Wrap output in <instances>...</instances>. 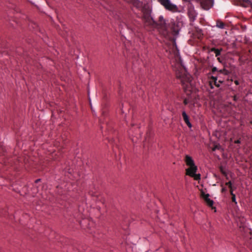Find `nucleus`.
Returning a JSON list of instances; mask_svg holds the SVG:
<instances>
[{"label":"nucleus","mask_w":252,"mask_h":252,"mask_svg":"<svg viewBox=\"0 0 252 252\" xmlns=\"http://www.w3.org/2000/svg\"><path fill=\"white\" fill-rule=\"evenodd\" d=\"M237 4L241 5L244 7L249 6L252 7V2L250 0H237Z\"/></svg>","instance_id":"obj_7"},{"label":"nucleus","mask_w":252,"mask_h":252,"mask_svg":"<svg viewBox=\"0 0 252 252\" xmlns=\"http://www.w3.org/2000/svg\"><path fill=\"white\" fill-rule=\"evenodd\" d=\"M222 51V49H217L215 48H212L210 49V51L211 52H214L215 53L216 57H219L220 55L221 52Z\"/></svg>","instance_id":"obj_10"},{"label":"nucleus","mask_w":252,"mask_h":252,"mask_svg":"<svg viewBox=\"0 0 252 252\" xmlns=\"http://www.w3.org/2000/svg\"><path fill=\"white\" fill-rule=\"evenodd\" d=\"M40 180V179H37V180H36L35 182H36V183H37V182H38Z\"/></svg>","instance_id":"obj_26"},{"label":"nucleus","mask_w":252,"mask_h":252,"mask_svg":"<svg viewBox=\"0 0 252 252\" xmlns=\"http://www.w3.org/2000/svg\"><path fill=\"white\" fill-rule=\"evenodd\" d=\"M201 196L204 199L205 202L207 203V204L210 206L211 207L213 205V201L211 200L209 197V194H205L204 192H202L201 193Z\"/></svg>","instance_id":"obj_6"},{"label":"nucleus","mask_w":252,"mask_h":252,"mask_svg":"<svg viewBox=\"0 0 252 252\" xmlns=\"http://www.w3.org/2000/svg\"><path fill=\"white\" fill-rule=\"evenodd\" d=\"M231 196H232V197H231L232 201L233 202L235 203L236 204H237V202H236V200L235 195L233 193L231 192Z\"/></svg>","instance_id":"obj_15"},{"label":"nucleus","mask_w":252,"mask_h":252,"mask_svg":"<svg viewBox=\"0 0 252 252\" xmlns=\"http://www.w3.org/2000/svg\"><path fill=\"white\" fill-rule=\"evenodd\" d=\"M220 171H221V173H222L223 174H224V175H225V172L223 170V169H222V167H221V168H220Z\"/></svg>","instance_id":"obj_24"},{"label":"nucleus","mask_w":252,"mask_h":252,"mask_svg":"<svg viewBox=\"0 0 252 252\" xmlns=\"http://www.w3.org/2000/svg\"><path fill=\"white\" fill-rule=\"evenodd\" d=\"M218 72L220 73H222L224 75H228L229 73V71L225 69L218 70Z\"/></svg>","instance_id":"obj_14"},{"label":"nucleus","mask_w":252,"mask_h":252,"mask_svg":"<svg viewBox=\"0 0 252 252\" xmlns=\"http://www.w3.org/2000/svg\"><path fill=\"white\" fill-rule=\"evenodd\" d=\"M226 191V189L225 188H223L222 189H221V192H224Z\"/></svg>","instance_id":"obj_21"},{"label":"nucleus","mask_w":252,"mask_h":252,"mask_svg":"<svg viewBox=\"0 0 252 252\" xmlns=\"http://www.w3.org/2000/svg\"><path fill=\"white\" fill-rule=\"evenodd\" d=\"M231 192L233 193V189H232V188L231 189H230V194L231 195Z\"/></svg>","instance_id":"obj_25"},{"label":"nucleus","mask_w":252,"mask_h":252,"mask_svg":"<svg viewBox=\"0 0 252 252\" xmlns=\"http://www.w3.org/2000/svg\"><path fill=\"white\" fill-rule=\"evenodd\" d=\"M218 69L216 67H213L212 68V73H214L216 71H218Z\"/></svg>","instance_id":"obj_18"},{"label":"nucleus","mask_w":252,"mask_h":252,"mask_svg":"<svg viewBox=\"0 0 252 252\" xmlns=\"http://www.w3.org/2000/svg\"><path fill=\"white\" fill-rule=\"evenodd\" d=\"M202 31L200 29H198L196 30V35L198 39H201L203 36Z\"/></svg>","instance_id":"obj_13"},{"label":"nucleus","mask_w":252,"mask_h":252,"mask_svg":"<svg viewBox=\"0 0 252 252\" xmlns=\"http://www.w3.org/2000/svg\"><path fill=\"white\" fill-rule=\"evenodd\" d=\"M182 116L183 120L185 122V123L187 124V125L189 127L191 128L192 127V125L189 122V117L186 113L185 111L182 112Z\"/></svg>","instance_id":"obj_8"},{"label":"nucleus","mask_w":252,"mask_h":252,"mask_svg":"<svg viewBox=\"0 0 252 252\" xmlns=\"http://www.w3.org/2000/svg\"><path fill=\"white\" fill-rule=\"evenodd\" d=\"M175 72L177 78L180 80L183 87L188 88L191 78L184 66L181 63L178 64L175 68Z\"/></svg>","instance_id":"obj_2"},{"label":"nucleus","mask_w":252,"mask_h":252,"mask_svg":"<svg viewBox=\"0 0 252 252\" xmlns=\"http://www.w3.org/2000/svg\"><path fill=\"white\" fill-rule=\"evenodd\" d=\"M158 1L162 4L164 7L169 10L172 11H176L178 8L176 5L171 3L169 0H158Z\"/></svg>","instance_id":"obj_4"},{"label":"nucleus","mask_w":252,"mask_h":252,"mask_svg":"<svg viewBox=\"0 0 252 252\" xmlns=\"http://www.w3.org/2000/svg\"><path fill=\"white\" fill-rule=\"evenodd\" d=\"M216 26L220 29H223L225 28V25L223 22L218 20L217 21Z\"/></svg>","instance_id":"obj_12"},{"label":"nucleus","mask_w":252,"mask_h":252,"mask_svg":"<svg viewBox=\"0 0 252 252\" xmlns=\"http://www.w3.org/2000/svg\"><path fill=\"white\" fill-rule=\"evenodd\" d=\"M192 171H190V172L189 173H191V174H187V175L189 176L190 177H193L194 178V179L195 180H198L200 179V174H196L195 173L196 172H194L193 173H192Z\"/></svg>","instance_id":"obj_11"},{"label":"nucleus","mask_w":252,"mask_h":252,"mask_svg":"<svg viewBox=\"0 0 252 252\" xmlns=\"http://www.w3.org/2000/svg\"><path fill=\"white\" fill-rule=\"evenodd\" d=\"M211 79L214 83V85L217 87H219L220 86V84H222L223 82L222 80H220L218 81L217 77L216 76H212L211 77Z\"/></svg>","instance_id":"obj_9"},{"label":"nucleus","mask_w":252,"mask_h":252,"mask_svg":"<svg viewBox=\"0 0 252 252\" xmlns=\"http://www.w3.org/2000/svg\"><path fill=\"white\" fill-rule=\"evenodd\" d=\"M217 60L220 62V63H222V60L221 59H220V57H217Z\"/></svg>","instance_id":"obj_22"},{"label":"nucleus","mask_w":252,"mask_h":252,"mask_svg":"<svg viewBox=\"0 0 252 252\" xmlns=\"http://www.w3.org/2000/svg\"><path fill=\"white\" fill-rule=\"evenodd\" d=\"M225 185L226 186H228V188L230 189H232V183L231 182V181H229L228 182H226L225 183Z\"/></svg>","instance_id":"obj_17"},{"label":"nucleus","mask_w":252,"mask_h":252,"mask_svg":"<svg viewBox=\"0 0 252 252\" xmlns=\"http://www.w3.org/2000/svg\"><path fill=\"white\" fill-rule=\"evenodd\" d=\"M234 83L236 85H238L239 84V82L238 80H235L234 81Z\"/></svg>","instance_id":"obj_23"},{"label":"nucleus","mask_w":252,"mask_h":252,"mask_svg":"<svg viewBox=\"0 0 252 252\" xmlns=\"http://www.w3.org/2000/svg\"><path fill=\"white\" fill-rule=\"evenodd\" d=\"M250 123H251V124H252V121H251V122H250Z\"/></svg>","instance_id":"obj_27"},{"label":"nucleus","mask_w":252,"mask_h":252,"mask_svg":"<svg viewBox=\"0 0 252 252\" xmlns=\"http://www.w3.org/2000/svg\"><path fill=\"white\" fill-rule=\"evenodd\" d=\"M234 143H235V144H240V143H241V140H240V139H238V140H235V141H234Z\"/></svg>","instance_id":"obj_20"},{"label":"nucleus","mask_w":252,"mask_h":252,"mask_svg":"<svg viewBox=\"0 0 252 252\" xmlns=\"http://www.w3.org/2000/svg\"><path fill=\"white\" fill-rule=\"evenodd\" d=\"M202 7L205 9H209L212 6L214 0H198Z\"/></svg>","instance_id":"obj_5"},{"label":"nucleus","mask_w":252,"mask_h":252,"mask_svg":"<svg viewBox=\"0 0 252 252\" xmlns=\"http://www.w3.org/2000/svg\"><path fill=\"white\" fill-rule=\"evenodd\" d=\"M189 100L187 98H185L184 100V103L185 105H187L188 103H189Z\"/></svg>","instance_id":"obj_19"},{"label":"nucleus","mask_w":252,"mask_h":252,"mask_svg":"<svg viewBox=\"0 0 252 252\" xmlns=\"http://www.w3.org/2000/svg\"><path fill=\"white\" fill-rule=\"evenodd\" d=\"M220 148V146L219 145H216L215 146L212 148L213 151H215L216 150L219 149Z\"/></svg>","instance_id":"obj_16"},{"label":"nucleus","mask_w":252,"mask_h":252,"mask_svg":"<svg viewBox=\"0 0 252 252\" xmlns=\"http://www.w3.org/2000/svg\"><path fill=\"white\" fill-rule=\"evenodd\" d=\"M185 162L187 165L189 166V168L186 169V174H191L189 173L190 171H193L192 173L197 171V166L195 165L194 161L191 157L187 155L185 157Z\"/></svg>","instance_id":"obj_3"},{"label":"nucleus","mask_w":252,"mask_h":252,"mask_svg":"<svg viewBox=\"0 0 252 252\" xmlns=\"http://www.w3.org/2000/svg\"><path fill=\"white\" fill-rule=\"evenodd\" d=\"M125 0L141 11V18L145 26L151 28H156L159 26L163 30V35L167 38L173 40V45L176 46L174 39L172 36L178 34L183 25L182 22L178 20L174 21L173 19H171L169 22L166 23L163 16H160L158 22H157L151 16L152 10L148 5H143V2L139 0Z\"/></svg>","instance_id":"obj_1"}]
</instances>
